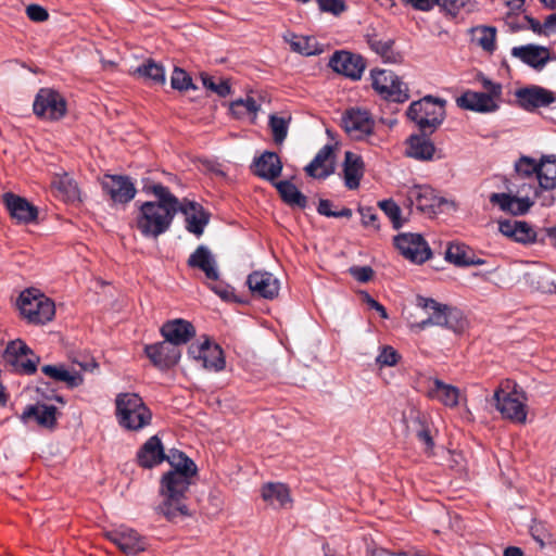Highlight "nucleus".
Returning a JSON list of instances; mask_svg holds the SVG:
<instances>
[{
  "mask_svg": "<svg viewBox=\"0 0 556 556\" xmlns=\"http://www.w3.org/2000/svg\"><path fill=\"white\" fill-rule=\"evenodd\" d=\"M428 396L437 400L446 407H456L459 403V389L434 378L428 389Z\"/></svg>",
  "mask_w": 556,
  "mask_h": 556,
  "instance_id": "nucleus-33",
  "label": "nucleus"
},
{
  "mask_svg": "<svg viewBox=\"0 0 556 556\" xmlns=\"http://www.w3.org/2000/svg\"><path fill=\"white\" fill-rule=\"evenodd\" d=\"M394 245L406 260L415 264H422L432 256L430 247L419 233H400L394 237Z\"/></svg>",
  "mask_w": 556,
  "mask_h": 556,
  "instance_id": "nucleus-11",
  "label": "nucleus"
},
{
  "mask_svg": "<svg viewBox=\"0 0 556 556\" xmlns=\"http://www.w3.org/2000/svg\"><path fill=\"white\" fill-rule=\"evenodd\" d=\"M201 80L205 88L212 90L219 97H227L231 92V87L227 80H219L216 83L214 78L205 73L201 74Z\"/></svg>",
  "mask_w": 556,
  "mask_h": 556,
  "instance_id": "nucleus-51",
  "label": "nucleus"
},
{
  "mask_svg": "<svg viewBox=\"0 0 556 556\" xmlns=\"http://www.w3.org/2000/svg\"><path fill=\"white\" fill-rule=\"evenodd\" d=\"M332 202L327 199H320L317 206L318 214L326 217H346L350 218L352 216V210L349 207H343L340 211L331 210Z\"/></svg>",
  "mask_w": 556,
  "mask_h": 556,
  "instance_id": "nucleus-53",
  "label": "nucleus"
},
{
  "mask_svg": "<svg viewBox=\"0 0 556 556\" xmlns=\"http://www.w3.org/2000/svg\"><path fill=\"white\" fill-rule=\"evenodd\" d=\"M498 230L503 236L522 244L533 243L536 240V232L534 228L523 220H500Z\"/></svg>",
  "mask_w": 556,
  "mask_h": 556,
  "instance_id": "nucleus-26",
  "label": "nucleus"
},
{
  "mask_svg": "<svg viewBox=\"0 0 556 556\" xmlns=\"http://www.w3.org/2000/svg\"><path fill=\"white\" fill-rule=\"evenodd\" d=\"M51 186L66 200H73L77 197V186L67 174L54 176Z\"/></svg>",
  "mask_w": 556,
  "mask_h": 556,
  "instance_id": "nucleus-43",
  "label": "nucleus"
},
{
  "mask_svg": "<svg viewBox=\"0 0 556 556\" xmlns=\"http://www.w3.org/2000/svg\"><path fill=\"white\" fill-rule=\"evenodd\" d=\"M401 359V355L391 345H383L379 349V354L376 357V364L379 367L395 366Z\"/></svg>",
  "mask_w": 556,
  "mask_h": 556,
  "instance_id": "nucleus-50",
  "label": "nucleus"
},
{
  "mask_svg": "<svg viewBox=\"0 0 556 556\" xmlns=\"http://www.w3.org/2000/svg\"><path fill=\"white\" fill-rule=\"evenodd\" d=\"M372 89L386 101L403 103L409 99L407 85L392 71L372 68L370 71Z\"/></svg>",
  "mask_w": 556,
  "mask_h": 556,
  "instance_id": "nucleus-6",
  "label": "nucleus"
},
{
  "mask_svg": "<svg viewBox=\"0 0 556 556\" xmlns=\"http://www.w3.org/2000/svg\"><path fill=\"white\" fill-rule=\"evenodd\" d=\"M170 86L178 91H186L189 89H197L190 75L180 67H175L170 76Z\"/></svg>",
  "mask_w": 556,
  "mask_h": 556,
  "instance_id": "nucleus-48",
  "label": "nucleus"
},
{
  "mask_svg": "<svg viewBox=\"0 0 556 556\" xmlns=\"http://www.w3.org/2000/svg\"><path fill=\"white\" fill-rule=\"evenodd\" d=\"M290 43L291 49L303 55H313L317 52L314 39L305 36H298L294 34L290 35V38H286Z\"/></svg>",
  "mask_w": 556,
  "mask_h": 556,
  "instance_id": "nucleus-44",
  "label": "nucleus"
},
{
  "mask_svg": "<svg viewBox=\"0 0 556 556\" xmlns=\"http://www.w3.org/2000/svg\"><path fill=\"white\" fill-rule=\"evenodd\" d=\"M516 98L519 105L527 111L547 106L555 101L553 92L540 86L520 88L516 91Z\"/></svg>",
  "mask_w": 556,
  "mask_h": 556,
  "instance_id": "nucleus-22",
  "label": "nucleus"
},
{
  "mask_svg": "<svg viewBox=\"0 0 556 556\" xmlns=\"http://www.w3.org/2000/svg\"><path fill=\"white\" fill-rule=\"evenodd\" d=\"M515 169L520 177H532L534 174L538 176L539 162L530 156H521L515 163Z\"/></svg>",
  "mask_w": 556,
  "mask_h": 556,
  "instance_id": "nucleus-52",
  "label": "nucleus"
},
{
  "mask_svg": "<svg viewBox=\"0 0 556 556\" xmlns=\"http://www.w3.org/2000/svg\"><path fill=\"white\" fill-rule=\"evenodd\" d=\"M349 271L359 282H367L374 276V270L370 266H352Z\"/></svg>",
  "mask_w": 556,
  "mask_h": 556,
  "instance_id": "nucleus-58",
  "label": "nucleus"
},
{
  "mask_svg": "<svg viewBox=\"0 0 556 556\" xmlns=\"http://www.w3.org/2000/svg\"><path fill=\"white\" fill-rule=\"evenodd\" d=\"M470 0H439V7L442 11L450 15H457L465 10Z\"/></svg>",
  "mask_w": 556,
  "mask_h": 556,
  "instance_id": "nucleus-57",
  "label": "nucleus"
},
{
  "mask_svg": "<svg viewBox=\"0 0 556 556\" xmlns=\"http://www.w3.org/2000/svg\"><path fill=\"white\" fill-rule=\"evenodd\" d=\"M493 401L502 417L515 424H525L527 420L526 396L516 389L505 392L503 389L495 390Z\"/></svg>",
  "mask_w": 556,
  "mask_h": 556,
  "instance_id": "nucleus-8",
  "label": "nucleus"
},
{
  "mask_svg": "<svg viewBox=\"0 0 556 556\" xmlns=\"http://www.w3.org/2000/svg\"><path fill=\"white\" fill-rule=\"evenodd\" d=\"M526 185L522 186L521 190L517 191V194L510 193H492L490 195V202L497 205L501 211L510 213L515 216L526 214L531 206L534 204L533 199L526 192L523 193Z\"/></svg>",
  "mask_w": 556,
  "mask_h": 556,
  "instance_id": "nucleus-17",
  "label": "nucleus"
},
{
  "mask_svg": "<svg viewBox=\"0 0 556 556\" xmlns=\"http://www.w3.org/2000/svg\"><path fill=\"white\" fill-rule=\"evenodd\" d=\"M262 497L276 508H283L291 503L289 488L280 482H269L262 488Z\"/></svg>",
  "mask_w": 556,
  "mask_h": 556,
  "instance_id": "nucleus-40",
  "label": "nucleus"
},
{
  "mask_svg": "<svg viewBox=\"0 0 556 556\" xmlns=\"http://www.w3.org/2000/svg\"><path fill=\"white\" fill-rule=\"evenodd\" d=\"M367 43L372 51L383 58L386 61L393 60V40L391 39H381L376 35L368 36Z\"/></svg>",
  "mask_w": 556,
  "mask_h": 556,
  "instance_id": "nucleus-45",
  "label": "nucleus"
},
{
  "mask_svg": "<svg viewBox=\"0 0 556 556\" xmlns=\"http://www.w3.org/2000/svg\"><path fill=\"white\" fill-rule=\"evenodd\" d=\"M344 185L350 190L359 187L364 174V162L359 155L346 151L343 163Z\"/></svg>",
  "mask_w": 556,
  "mask_h": 556,
  "instance_id": "nucleus-34",
  "label": "nucleus"
},
{
  "mask_svg": "<svg viewBox=\"0 0 556 556\" xmlns=\"http://www.w3.org/2000/svg\"><path fill=\"white\" fill-rule=\"evenodd\" d=\"M144 353L151 363L161 370L174 367L181 357L180 349L165 339L162 342L146 345Z\"/></svg>",
  "mask_w": 556,
  "mask_h": 556,
  "instance_id": "nucleus-16",
  "label": "nucleus"
},
{
  "mask_svg": "<svg viewBox=\"0 0 556 556\" xmlns=\"http://www.w3.org/2000/svg\"><path fill=\"white\" fill-rule=\"evenodd\" d=\"M406 201L410 206L428 214L434 213L435 207L441 203V199L435 195L434 190L426 185H415L408 188Z\"/></svg>",
  "mask_w": 556,
  "mask_h": 556,
  "instance_id": "nucleus-23",
  "label": "nucleus"
},
{
  "mask_svg": "<svg viewBox=\"0 0 556 556\" xmlns=\"http://www.w3.org/2000/svg\"><path fill=\"white\" fill-rule=\"evenodd\" d=\"M3 359L13 370L24 375L35 374L39 362V357L20 339L8 343L3 352Z\"/></svg>",
  "mask_w": 556,
  "mask_h": 556,
  "instance_id": "nucleus-9",
  "label": "nucleus"
},
{
  "mask_svg": "<svg viewBox=\"0 0 556 556\" xmlns=\"http://www.w3.org/2000/svg\"><path fill=\"white\" fill-rule=\"evenodd\" d=\"M119 426L138 431L151 424L152 413L137 393H119L115 399Z\"/></svg>",
  "mask_w": 556,
  "mask_h": 556,
  "instance_id": "nucleus-3",
  "label": "nucleus"
},
{
  "mask_svg": "<svg viewBox=\"0 0 556 556\" xmlns=\"http://www.w3.org/2000/svg\"><path fill=\"white\" fill-rule=\"evenodd\" d=\"M511 55L535 70H542L551 59L549 50L546 47L531 43L514 47Z\"/></svg>",
  "mask_w": 556,
  "mask_h": 556,
  "instance_id": "nucleus-28",
  "label": "nucleus"
},
{
  "mask_svg": "<svg viewBox=\"0 0 556 556\" xmlns=\"http://www.w3.org/2000/svg\"><path fill=\"white\" fill-rule=\"evenodd\" d=\"M26 14L34 22H43L49 17L48 11L39 4H29L26 8Z\"/></svg>",
  "mask_w": 556,
  "mask_h": 556,
  "instance_id": "nucleus-59",
  "label": "nucleus"
},
{
  "mask_svg": "<svg viewBox=\"0 0 556 556\" xmlns=\"http://www.w3.org/2000/svg\"><path fill=\"white\" fill-rule=\"evenodd\" d=\"M34 113L49 121H58L66 113V101L58 91L50 88H41L35 97Z\"/></svg>",
  "mask_w": 556,
  "mask_h": 556,
  "instance_id": "nucleus-10",
  "label": "nucleus"
},
{
  "mask_svg": "<svg viewBox=\"0 0 556 556\" xmlns=\"http://www.w3.org/2000/svg\"><path fill=\"white\" fill-rule=\"evenodd\" d=\"M251 167L260 178L274 181L281 175L282 163L277 153L265 151L253 160Z\"/></svg>",
  "mask_w": 556,
  "mask_h": 556,
  "instance_id": "nucleus-27",
  "label": "nucleus"
},
{
  "mask_svg": "<svg viewBox=\"0 0 556 556\" xmlns=\"http://www.w3.org/2000/svg\"><path fill=\"white\" fill-rule=\"evenodd\" d=\"M102 188L113 202L122 204L130 202L137 192L130 178L122 175H106Z\"/></svg>",
  "mask_w": 556,
  "mask_h": 556,
  "instance_id": "nucleus-19",
  "label": "nucleus"
},
{
  "mask_svg": "<svg viewBox=\"0 0 556 556\" xmlns=\"http://www.w3.org/2000/svg\"><path fill=\"white\" fill-rule=\"evenodd\" d=\"M416 437L425 445V452L432 453L434 448V441L429 428L421 425V428L417 431Z\"/></svg>",
  "mask_w": 556,
  "mask_h": 556,
  "instance_id": "nucleus-61",
  "label": "nucleus"
},
{
  "mask_svg": "<svg viewBox=\"0 0 556 556\" xmlns=\"http://www.w3.org/2000/svg\"><path fill=\"white\" fill-rule=\"evenodd\" d=\"M333 153V148L330 144L324 146L305 167V172L308 176L325 179L330 176L333 172V166L327 165L328 160Z\"/></svg>",
  "mask_w": 556,
  "mask_h": 556,
  "instance_id": "nucleus-36",
  "label": "nucleus"
},
{
  "mask_svg": "<svg viewBox=\"0 0 556 556\" xmlns=\"http://www.w3.org/2000/svg\"><path fill=\"white\" fill-rule=\"evenodd\" d=\"M5 206L12 216L21 224H29L36 220L38 210L30 204L25 198L8 192L3 195Z\"/></svg>",
  "mask_w": 556,
  "mask_h": 556,
  "instance_id": "nucleus-25",
  "label": "nucleus"
},
{
  "mask_svg": "<svg viewBox=\"0 0 556 556\" xmlns=\"http://www.w3.org/2000/svg\"><path fill=\"white\" fill-rule=\"evenodd\" d=\"M188 355L201 365L214 371L225 368L224 352L218 344L212 343L207 338L203 341L193 342L188 348Z\"/></svg>",
  "mask_w": 556,
  "mask_h": 556,
  "instance_id": "nucleus-13",
  "label": "nucleus"
},
{
  "mask_svg": "<svg viewBox=\"0 0 556 556\" xmlns=\"http://www.w3.org/2000/svg\"><path fill=\"white\" fill-rule=\"evenodd\" d=\"M260 110V105L252 97H247L245 99H238L233 101L230 105L231 113L237 117H242L245 115H255Z\"/></svg>",
  "mask_w": 556,
  "mask_h": 556,
  "instance_id": "nucleus-46",
  "label": "nucleus"
},
{
  "mask_svg": "<svg viewBox=\"0 0 556 556\" xmlns=\"http://www.w3.org/2000/svg\"><path fill=\"white\" fill-rule=\"evenodd\" d=\"M41 371L55 382H64L67 388L74 389L83 384L84 378L78 371H71L65 366L45 365Z\"/></svg>",
  "mask_w": 556,
  "mask_h": 556,
  "instance_id": "nucleus-38",
  "label": "nucleus"
},
{
  "mask_svg": "<svg viewBox=\"0 0 556 556\" xmlns=\"http://www.w3.org/2000/svg\"><path fill=\"white\" fill-rule=\"evenodd\" d=\"M417 306L422 308L434 326L456 331L463 327V313L456 307L437 302L434 299L418 295Z\"/></svg>",
  "mask_w": 556,
  "mask_h": 556,
  "instance_id": "nucleus-7",
  "label": "nucleus"
},
{
  "mask_svg": "<svg viewBox=\"0 0 556 556\" xmlns=\"http://www.w3.org/2000/svg\"><path fill=\"white\" fill-rule=\"evenodd\" d=\"M364 301L370 308L377 311L382 318H388V313L384 306L371 298L368 293H365Z\"/></svg>",
  "mask_w": 556,
  "mask_h": 556,
  "instance_id": "nucleus-64",
  "label": "nucleus"
},
{
  "mask_svg": "<svg viewBox=\"0 0 556 556\" xmlns=\"http://www.w3.org/2000/svg\"><path fill=\"white\" fill-rule=\"evenodd\" d=\"M342 126L353 140H364L374 132L375 121L367 110L351 108L342 115Z\"/></svg>",
  "mask_w": 556,
  "mask_h": 556,
  "instance_id": "nucleus-12",
  "label": "nucleus"
},
{
  "mask_svg": "<svg viewBox=\"0 0 556 556\" xmlns=\"http://www.w3.org/2000/svg\"><path fill=\"white\" fill-rule=\"evenodd\" d=\"M105 536L115 544L124 554L135 556L148 547V540L135 529L119 526L106 531Z\"/></svg>",
  "mask_w": 556,
  "mask_h": 556,
  "instance_id": "nucleus-14",
  "label": "nucleus"
},
{
  "mask_svg": "<svg viewBox=\"0 0 556 556\" xmlns=\"http://www.w3.org/2000/svg\"><path fill=\"white\" fill-rule=\"evenodd\" d=\"M538 181L540 189H556V155H543L539 162Z\"/></svg>",
  "mask_w": 556,
  "mask_h": 556,
  "instance_id": "nucleus-39",
  "label": "nucleus"
},
{
  "mask_svg": "<svg viewBox=\"0 0 556 556\" xmlns=\"http://www.w3.org/2000/svg\"><path fill=\"white\" fill-rule=\"evenodd\" d=\"M187 265L190 268L201 270L207 280L217 281L219 279L217 260L207 245L200 244L189 255Z\"/></svg>",
  "mask_w": 556,
  "mask_h": 556,
  "instance_id": "nucleus-18",
  "label": "nucleus"
},
{
  "mask_svg": "<svg viewBox=\"0 0 556 556\" xmlns=\"http://www.w3.org/2000/svg\"><path fill=\"white\" fill-rule=\"evenodd\" d=\"M138 464L143 468H153L165 460L164 446L157 435L149 438L137 452Z\"/></svg>",
  "mask_w": 556,
  "mask_h": 556,
  "instance_id": "nucleus-30",
  "label": "nucleus"
},
{
  "mask_svg": "<svg viewBox=\"0 0 556 556\" xmlns=\"http://www.w3.org/2000/svg\"><path fill=\"white\" fill-rule=\"evenodd\" d=\"M378 205L381 211L389 217L395 229H399L403 226V220L401 219V208L392 199L379 201Z\"/></svg>",
  "mask_w": 556,
  "mask_h": 556,
  "instance_id": "nucleus-49",
  "label": "nucleus"
},
{
  "mask_svg": "<svg viewBox=\"0 0 556 556\" xmlns=\"http://www.w3.org/2000/svg\"><path fill=\"white\" fill-rule=\"evenodd\" d=\"M18 308L28 323L45 325L55 315L54 303L39 290H24L17 301Z\"/></svg>",
  "mask_w": 556,
  "mask_h": 556,
  "instance_id": "nucleus-5",
  "label": "nucleus"
},
{
  "mask_svg": "<svg viewBox=\"0 0 556 556\" xmlns=\"http://www.w3.org/2000/svg\"><path fill=\"white\" fill-rule=\"evenodd\" d=\"M321 12L339 16L348 10L345 0H316Z\"/></svg>",
  "mask_w": 556,
  "mask_h": 556,
  "instance_id": "nucleus-54",
  "label": "nucleus"
},
{
  "mask_svg": "<svg viewBox=\"0 0 556 556\" xmlns=\"http://www.w3.org/2000/svg\"><path fill=\"white\" fill-rule=\"evenodd\" d=\"M210 289L217 294L222 300L226 302L237 301L235 294V288L230 285L219 281H215V283L208 285Z\"/></svg>",
  "mask_w": 556,
  "mask_h": 556,
  "instance_id": "nucleus-56",
  "label": "nucleus"
},
{
  "mask_svg": "<svg viewBox=\"0 0 556 556\" xmlns=\"http://www.w3.org/2000/svg\"><path fill=\"white\" fill-rule=\"evenodd\" d=\"M161 333L166 341L179 348L195 336V328L190 321L177 318L163 324Z\"/></svg>",
  "mask_w": 556,
  "mask_h": 556,
  "instance_id": "nucleus-24",
  "label": "nucleus"
},
{
  "mask_svg": "<svg viewBox=\"0 0 556 556\" xmlns=\"http://www.w3.org/2000/svg\"><path fill=\"white\" fill-rule=\"evenodd\" d=\"M445 258L456 266L483 265L484 260L476 257L472 250L464 243H451L445 252Z\"/></svg>",
  "mask_w": 556,
  "mask_h": 556,
  "instance_id": "nucleus-35",
  "label": "nucleus"
},
{
  "mask_svg": "<svg viewBox=\"0 0 556 556\" xmlns=\"http://www.w3.org/2000/svg\"><path fill=\"white\" fill-rule=\"evenodd\" d=\"M197 472V465L194 462H190L189 466H185V470H169L162 476L160 482L162 502L156 510L168 521H177L178 519L189 516V509L185 503V498L191 485L192 478Z\"/></svg>",
  "mask_w": 556,
  "mask_h": 556,
  "instance_id": "nucleus-2",
  "label": "nucleus"
},
{
  "mask_svg": "<svg viewBox=\"0 0 556 556\" xmlns=\"http://www.w3.org/2000/svg\"><path fill=\"white\" fill-rule=\"evenodd\" d=\"M429 135H412L407 138L406 155L418 161H432L435 153V147L429 139Z\"/></svg>",
  "mask_w": 556,
  "mask_h": 556,
  "instance_id": "nucleus-31",
  "label": "nucleus"
},
{
  "mask_svg": "<svg viewBox=\"0 0 556 556\" xmlns=\"http://www.w3.org/2000/svg\"><path fill=\"white\" fill-rule=\"evenodd\" d=\"M482 87L486 91V94H491L493 98L498 99L502 94V85L492 81L488 77L481 78Z\"/></svg>",
  "mask_w": 556,
  "mask_h": 556,
  "instance_id": "nucleus-63",
  "label": "nucleus"
},
{
  "mask_svg": "<svg viewBox=\"0 0 556 556\" xmlns=\"http://www.w3.org/2000/svg\"><path fill=\"white\" fill-rule=\"evenodd\" d=\"M275 143L281 144L288 135L289 121L285 117L271 114L268 122Z\"/></svg>",
  "mask_w": 556,
  "mask_h": 556,
  "instance_id": "nucleus-47",
  "label": "nucleus"
},
{
  "mask_svg": "<svg viewBox=\"0 0 556 556\" xmlns=\"http://www.w3.org/2000/svg\"><path fill=\"white\" fill-rule=\"evenodd\" d=\"M333 72L357 81L362 78L366 68L365 60L362 55L345 50L336 51L328 64Z\"/></svg>",
  "mask_w": 556,
  "mask_h": 556,
  "instance_id": "nucleus-15",
  "label": "nucleus"
},
{
  "mask_svg": "<svg viewBox=\"0 0 556 556\" xmlns=\"http://www.w3.org/2000/svg\"><path fill=\"white\" fill-rule=\"evenodd\" d=\"M21 419L24 422L34 419L45 428H52L56 422V407L45 403L29 405L24 409Z\"/></svg>",
  "mask_w": 556,
  "mask_h": 556,
  "instance_id": "nucleus-32",
  "label": "nucleus"
},
{
  "mask_svg": "<svg viewBox=\"0 0 556 556\" xmlns=\"http://www.w3.org/2000/svg\"><path fill=\"white\" fill-rule=\"evenodd\" d=\"M496 28L479 25L471 28V41L481 47L485 52L493 53L496 48Z\"/></svg>",
  "mask_w": 556,
  "mask_h": 556,
  "instance_id": "nucleus-42",
  "label": "nucleus"
},
{
  "mask_svg": "<svg viewBox=\"0 0 556 556\" xmlns=\"http://www.w3.org/2000/svg\"><path fill=\"white\" fill-rule=\"evenodd\" d=\"M406 115L424 135H431L445 118V100L426 96L412 102Z\"/></svg>",
  "mask_w": 556,
  "mask_h": 556,
  "instance_id": "nucleus-4",
  "label": "nucleus"
},
{
  "mask_svg": "<svg viewBox=\"0 0 556 556\" xmlns=\"http://www.w3.org/2000/svg\"><path fill=\"white\" fill-rule=\"evenodd\" d=\"M415 10L428 12L439 4V0H401Z\"/></svg>",
  "mask_w": 556,
  "mask_h": 556,
  "instance_id": "nucleus-62",
  "label": "nucleus"
},
{
  "mask_svg": "<svg viewBox=\"0 0 556 556\" xmlns=\"http://www.w3.org/2000/svg\"><path fill=\"white\" fill-rule=\"evenodd\" d=\"M456 103L462 109L480 113L494 112L498 108L495 98L491 94L471 90L465 91L458 97Z\"/></svg>",
  "mask_w": 556,
  "mask_h": 556,
  "instance_id": "nucleus-29",
  "label": "nucleus"
},
{
  "mask_svg": "<svg viewBox=\"0 0 556 556\" xmlns=\"http://www.w3.org/2000/svg\"><path fill=\"white\" fill-rule=\"evenodd\" d=\"M131 74L152 85H164L166 81L165 68L153 59L146 60L132 70Z\"/></svg>",
  "mask_w": 556,
  "mask_h": 556,
  "instance_id": "nucleus-37",
  "label": "nucleus"
},
{
  "mask_svg": "<svg viewBox=\"0 0 556 556\" xmlns=\"http://www.w3.org/2000/svg\"><path fill=\"white\" fill-rule=\"evenodd\" d=\"M165 460L172 466L170 470H185V466L187 467L190 462H193L185 453L175 448L169 450L168 454H165Z\"/></svg>",
  "mask_w": 556,
  "mask_h": 556,
  "instance_id": "nucleus-55",
  "label": "nucleus"
},
{
  "mask_svg": "<svg viewBox=\"0 0 556 556\" xmlns=\"http://www.w3.org/2000/svg\"><path fill=\"white\" fill-rule=\"evenodd\" d=\"M277 191L279 192L282 201L291 206L304 210L307 206V198L304 195L298 187L290 180H280L274 182Z\"/></svg>",
  "mask_w": 556,
  "mask_h": 556,
  "instance_id": "nucleus-41",
  "label": "nucleus"
},
{
  "mask_svg": "<svg viewBox=\"0 0 556 556\" xmlns=\"http://www.w3.org/2000/svg\"><path fill=\"white\" fill-rule=\"evenodd\" d=\"M358 211L362 216V223L364 226L374 227L375 229L379 228V225L377 224L378 216L375 208L366 206L361 207Z\"/></svg>",
  "mask_w": 556,
  "mask_h": 556,
  "instance_id": "nucleus-60",
  "label": "nucleus"
},
{
  "mask_svg": "<svg viewBox=\"0 0 556 556\" xmlns=\"http://www.w3.org/2000/svg\"><path fill=\"white\" fill-rule=\"evenodd\" d=\"M143 191L156 197V201H147L139 205L136 227L146 238H157L165 233L179 211V200L168 187L162 184L144 185Z\"/></svg>",
  "mask_w": 556,
  "mask_h": 556,
  "instance_id": "nucleus-1",
  "label": "nucleus"
},
{
  "mask_svg": "<svg viewBox=\"0 0 556 556\" xmlns=\"http://www.w3.org/2000/svg\"><path fill=\"white\" fill-rule=\"evenodd\" d=\"M185 215L186 229L200 238L210 222V214L203 206L193 201L179 202V211Z\"/></svg>",
  "mask_w": 556,
  "mask_h": 556,
  "instance_id": "nucleus-21",
  "label": "nucleus"
},
{
  "mask_svg": "<svg viewBox=\"0 0 556 556\" xmlns=\"http://www.w3.org/2000/svg\"><path fill=\"white\" fill-rule=\"evenodd\" d=\"M247 285L251 292L260 298L273 300L280 290L279 280L268 271L256 270L248 276Z\"/></svg>",
  "mask_w": 556,
  "mask_h": 556,
  "instance_id": "nucleus-20",
  "label": "nucleus"
}]
</instances>
